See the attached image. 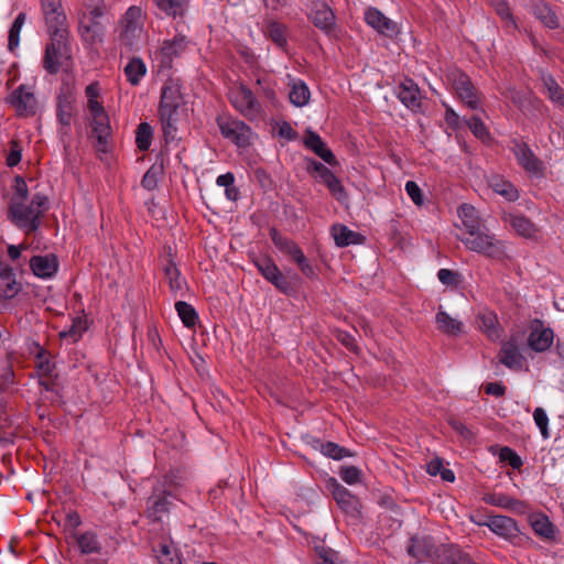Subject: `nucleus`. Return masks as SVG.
<instances>
[{
    "instance_id": "nucleus-1",
    "label": "nucleus",
    "mask_w": 564,
    "mask_h": 564,
    "mask_svg": "<svg viewBox=\"0 0 564 564\" xmlns=\"http://www.w3.org/2000/svg\"><path fill=\"white\" fill-rule=\"evenodd\" d=\"M107 12L105 0H84L78 14L77 32L85 47L90 48L102 43L106 34Z\"/></svg>"
},
{
    "instance_id": "nucleus-2",
    "label": "nucleus",
    "mask_w": 564,
    "mask_h": 564,
    "mask_svg": "<svg viewBox=\"0 0 564 564\" xmlns=\"http://www.w3.org/2000/svg\"><path fill=\"white\" fill-rule=\"evenodd\" d=\"M48 208V198L43 194L33 195L30 204L25 202L10 203V220L25 234L34 232L41 225V217Z\"/></svg>"
},
{
    "instance_id": "nucleus-3",
    "label": "nucleus",
    "mask_w": 564,
    "mask_h": 564,
    "mask_svg": "<svg viewBox=\"0 0 564 564\" xmlns=\"http://www.w3.org/2000/svg\"><path fill=\"white\" fill-rule=\"evenodd\" d=\"M460 240L468 250L492 260L503 261L508 258L506 241L491 234L486 224L464 234Z\"/></svg>"
},
{
    "instance_id": "nucleus-4",
    "label": "nucleus",
    "mask_w": 564,
    "mask_h": 564,
    "mask_svg": "<svg viewBox=\"0 0 564 564\" xmlns=\"http://www.w3.org/2000/svg\"><path fill=\"white\" fill-rule=\"evenodd\" d=\"M86 120L90 127L89 137L96 139V149L99 152L108 151V141L111 135L109 116L105 110L102 102L98 98L87 99Z\"/></svg>"
},
{
    "instance_id": "nucleus-5",
    "label": "nucleus",
    "mask_w": 564,
    "mask_h": 564,
    "mask_svg": "<svg viewBox=\"0 0 564 564\" xmlns=\"http://www.w3.org/2000/svg\"><path fill=\"white\" fill-rule=\"evenodd\" d=\"M481 525L487 527L492 533L513 546L522 547L534 544L532 538L523 533L518 522L511 517L501 514L487 516Z\"/></svg>"
},
{
    "instance_id": "nucleus-6",
    "label": "nucleus",
    "mask_w": 564,
    "mask_h": 564,
    "mask_svg": "<svg viewBox=\"0 0 564 564\" xmlns=\"http://www.w3.org/2000/svg\"><path fill=\"white\" fill-rule=\"evenodd\" d=\"M261 275L270 282L278 291L285 295H291L296 290V283L300 276L295 272L283 274L275 262L267 256L257 258L253 261Z\"/></svg>"
},
{
    "instance_id": "nucleus-7",
    "label": "nucleus",
    "mask_w": 564,
    "mask_h": 564,
    "mask_svg": "<svg viewBox=\"0 0 564 564\" xmlns=\"http://www.w3.org/2000/svg\"><path fill=\"white\" fill-rule=\"evenodd\" d=\"M216 122L221 135L238 148L246 149L251 145L253 131L245 121L229 115H220Z\"/></svg>"
},
{
    "instance_id": "nucleus-8",
    "label": "nucleus",
    "mask_w": 564,
    "mask_h": 564,
    "mask_svg": "<svg viewBox=\"0 0 564 564\" xmlns=\"http://www.w3.org/2000/svg\"><path fill=\"white\" fill-rule=\"evenodd\" d=\"M447 544H437L430 535H414L406 546L408 554L417 562H431L436 564L437 556H441L442 549Z\"/></svg>"
},
{
    "instance_id": "nucleus-9",
    "label": "nucleus",
    "mask_w": 564,
    "mask_h": 564,
    "mask_svg": "<svg viewBox=\"0 0 564 564\" xmlns=\"http://www.w3.org/2000/svg\"><path fill=\"white\" fill-rule=\"evenodd\" d=\"M121 32L119 35L122 45L132 50L138 45L142 33V10L139 7H130L120 21Z\"/></svg>"
},
{
    "instance_id": "nucleus-10",
    "label": "nucleus",
    "mask_w": 564,
    "mask_h": 564,
    "mask_svg": "<svg viewBox=\"0 0 564 564\" xmlns=\"http://www.w3.org/2000/svg\"><path fill=\"white\" fill-rule=\"evenodd\" d=\"M510 150L513 153L517 163L527 173L536 177L544 176V162L534 154V152L527 142L519 139H512L510 141Z\"/></svg>"
},
{
    "instance_id": "nucleus-11",
    "label": "nucleus",
    "mask_w": 564,
    "mask_h": 564,
    "mask_svg": "<svg viewBox=\"0 0 564 564\" xmlns=\"http://www.w3.org/2000/svg\"><path fill=\"white\" fill-rule=\"evenodd\" d=\"M231 104L249 121L258 120L263 115V108L256 97V93L248 86L240 84L231 98Z\"/></svg>"
},
{
    "instance_id": "nucleus-12",
    "label": "nucleus",
    "mask_w": 564,
    "mask_h": 564,
    "mask_svg": "<svg viewBox=\"0 0 564 564\" xmlns=\"http://www.w3.org/2000/svg\"><path fill=\"white\" fill-rule=\"evenodd\" d=\"M52 41L46 46L45 56H44V68L51 73L55 74L59 69L61 58H68L67 54V44H66V30L56 29L51 32Z\"/></svg>"
},
{
    "instance_id": "nucleus-13",
    "label": "nucleus",
    "mask_w": 564,
    "mask_h": 564,
    "mask_svg": "<svg viewBox=\"0 0 564 564\" xmlns=\"http://www.w3.org/2000/svg\"><path fill=\"white\" fill-rule=\"evenodd\" d=\"M453 87L459 100L469 109H481L482 96L467 74H455L453 78Z\"/></svg>"
},
{
    "instance_id": "nucleus-14",
    "label": "nucleus",
    "mask_w": 564,
    "mask_h": 564,
    "mask_svg": "<svg viewBox=\"0 0 564 564\" xmlns=\"http://www.w3.org/2000/svg\"><path fill=\"white\" fill-rule=\"evenodd\" d=\"M395 96L401 104L412 112L422 111V91L419 85L410 77H405L395 87Z\"/></svg>"
},
{
    "instance_id": "nucleus-15",
    "label": "nucleus",
    "mask_w": 564,
    "mask_h": 564,
    "mask_svg": "<svg viewBox=\"0 0 564 564\" xmlns=\"http://www.w3.org/2000/svg\"><path fill=\"white\" fill-rule=\"evenodd\" d=\"M338 507L348 516L357 518L360 513V501L347 488L335 478H330L327 485Z\"/></svg>"
},
{
    "instance_id": "nucleus-16",
    "label": "nucleus",
    "mask_w": 564,
    "mask_h": 564,
    "mask_svg": "<svg viewBox=\"0 0 564 564\" xmlns=\"http://www.w3.org/2000/svg\"><path fill=\"white\" fill-rule=\"evenodd\" d=\"M172 494L163 486H155L147 501V512L153 521H161L170 512Z\"/></svg>"
},
{
    "instance_id": "nucleus-17",
    "label": "nucleus",
    "mask_w": 564,
    "mask_h": 564,
    "mask_svg": "<svg viewBox=\"0 0 564 564\" xmlns=\"http://www.w3.org/2000/svg\"><path fill=\"white\" fill-rule=\"evenodd\" d=\"M307 17L325 34H330L335 29L336 15L324 1H313Z\"/></svg>"
},
{
    "instance_id": "nucleus-18",
    "label": "nucleus",
    "mask_w": 564,
    "mask_h": 564,
    "mask_svg": "<svg viewBox=\"0 0 564 564\" xmlns=\"http://www.w3.org/2000/svg\"><path fill=\"white\" fill-rule=\"evenodd\" d=\"M553 340V329L545 327L542 321L534 319L528 337L529 347L535 352H543L552 346Z\"/></svg>"
},
{
    "instance_id": "nucleus-19",
    "label": "nucleus",
    "mask_w": 564,
    "mask_h": 564,
    "mask_svg": "<svg viewBox=\"0 0 564 564\" xmlns=\"http://www.w3.org/2000/svg\"><path fill=\"white\" fill-rule=\"evenodd\" d=\"M530 527L535 535L547 542H556L560 531L544 512H532L528 517Z\"/></svg>"
},
{
    "instance_id": "nucleus-20",
    "label": "nucleus",
    "mask_w": 564,
    "mask_h": 564,
    "mask_svg": "<svg viewBox=\"0 0 564 564\" xmlns=\"http://www.w3.org/2000/svg\"><path fill=\"white\" fill-rule=\"evenodd\" d=\"M182 105L183 104L159 105L158 107V116L166 142L176 139V122L178 121V110Z\"/></svg>"
},
{
    "instance_id": "nucleus-21",
    "label": "nucleus",
    "mask_w": 564,
    "mask_h": 564,
    "mask_svg": "<svg viewBox=\"0 0 564 564\" xmlns=\"http://www.w3.org/2000/svg\"><path fill=\"white\" fill-rule=\"evenodd\" d=\"M32 273L43 280L52 279L58 271V259L55 254H37L29 260Z\"/></svg>"
},
{
    "instance_id": "nucleus-22",
    "label": "nucleus",
    "mask_w": 564,
    "mask_h": 564,
    "mask_svg": "<svg viewBox=\"0 0 564 564\" xmlns=\"http://www.w3.org/2000/svg\"><path fill=\"white\" fill-rule=\"evenodd\" d=\"M502 220L508 224L517 235L527 238L535 239L539 234V227L527 216L520 213H505Z\"/></svg>"
},
{
    "instance_id": "nucleus-23",
    "label": "nucleus",
    "mask_w": 564,
    "mask_h": 564,
    "mask_svg": "<svg viewBox=\"0 0 564 564\" xmlns=\"http://www.w3.org/2000/svg\"><path fill=\"white\" fill-rule=\"evenodd\" d=\"M303 143L306 149L314 152L328 165L335 166L338 164L335 154L332 152L329 148H327L326 143L323 141L321 135L315 131L307 129L304 134Z\"/></svg>"
},
{
    "instance_id": "nucleus-24",
    "label": "nucleus",
    "mask_w": 564,
    "mask_h": 564,
    "mask_svg": "<svg viewBox=\"0 0 564 564\" xmlns=\"http://www.w3.org/2000/svg\"><path fill=\"white\" fill-rule=\"evenodd\" d=\"M368 25L386 36H393L398 33L397 23L387 18L379 9L370 7L365 13Z\"/></svg>"
},
{
    "instance_id": "nucleus-25",
    "label": "nucleus",
    "mask_w": 564,
    "mask_h": 564,
    "mask_svg": "<svg viewBox=\"0 0 564 564\" xmlns=\"http://www.w3.org/2000/svg\"><path fill=\"white\" fill-rule=\"evenodd\" d=\"M22 290L13 269L0 262V296L7 300L15 297Z\"/></svg>"
},
{
    "instance_id": "nucleus-26",
    "label": "nucleus",
    "mask_w": 564,
    "mask_h": 564,
    "mask_svg": "<svg viewBox=\"0 0 564 564\" xmlns=\"http://www.w3.org/2000/svg\"><path fill=\"white\" fill-rule=\"evenodd\" d=\"M57 118L61 123L59 134L64 142L65 149L67 148V138L69 134L70 126V100L68 97V88L64 87L58 96L57 102Z\"/></svg>"
},
{
    "instance_id": "nucleus-27",
    "label": "nucleus",
    "mask_w": 564,
    "mask_h": 564,
    "mask_svg": "<svg viewBox=\"0 0 564 564\" xmlns=\"http://www.w3.org/2000/svg\"><path fill=\"white\" fill-rule=\"evenodd\" d=\"M11 102L21 115L32 113L36 108L34 94L24 85H21L12 93Z\"/></svg>"
},
{
    "instance_id": "nucleus-28",
    "label": "nucleus",
    "mask_w": 564,
    "mask_h": 564,
    "mask_svg": "<svg viewBox=\"0 0 564 564\" xmlns=\"http://www.w3.org/2000/svg\"><path fill=\"white\" fill-rule=\"evenodd\" d=\"M436 564H478L471 556L464 552L457 544H447L442 549L441 557L437 556Z\"/></svg>"
},
{
    "instance_id": "nucleus-29",
    "label": "nucleus",
    "mask_w": 564,
    "mask_h": 564,
    "mask_svg": "<svg viewBox=\"0 0 564 564\" xmlns=\"http://www.w3.org/2000/svg\"><path fill=\"white\" fill-rule=\"evenodd\" d=\"M499 359L502 365L512 370H521L524 362L517 344L511 340L501 346Z\"/></svg>"
},
{
    "instance_id": "nucleus-30",
    "label": "nucleus",
    "mask_w": 564,
    "mask_h": 564,
    "mask_svg": "<svg viewBox=\"0 0 564 564\" xmlns=\"http://www.w3.org/2000/svg\"><path fill=\"white\" fill-rule=\"evenodd\" d=\"M73 539L76 540L82 554H100L102 550V544L94 531L73 533Z\"/></svg>"
},
{
    "instance_id": "nucleus-31",
    "label": "nucleus",
    "mask_w": 564,
    "mask_h": 564,
    "mask_svg": "<svg viewBox=\"0 0 564 564\" xmlns=\"http://www.w3.org/2000/svg\"><path fill=\"white\" fill-rule=\"evenodd\" d=\"M184 104L182 84L178 79L169 78L161 89L159 105Z\"/></svg>"
},
{
    "instance_id": "nucleus-32",
    "label": "nucleus",
    "mask_w": 564,
    "mask_h": 564,
    "mask_svg": "<svg viewBox=\"0 0 564 564\" xmlns=\"http://www.w3.org/2000/svg\"><path fill=\"white\" fill-rule=\"evenodd\" d=\"M188 40L185 35L177 34L172 40H166L161 46V55L165 61L172 62L187 48Z\"/></svg>"
},
{
    "instance_id": "nucleus-33",
    "label": "nucleus",
    "mask_w": 564,
    "mask_h": 564,
    "mask_svg": "<svg viewBox=\"0 0 564 564\" xmlns=\"http://www.w3.org/2000/svg\"><path fill=\"white\" fill-rule=\"evenodd\" d=\"M533 15L545 26L555 30L560 26V20L552 7L544 1L536 2L532 8Z\"/></svg>"
},
{
    "instance_id": "nucleus-34",
    "label": "nucleus",
    "mask_w": 564,
    "mask_h": 564,
    "mask_svg": "<svg viewBox=\"0 0 564 564\" xmlns=\"http://www.w3.org/2000/svg\"><path fill=\"white\" fill-rule=\"evenodd\" d=\"M265 37L271 40L278 47L285 50L288 46V28L281 22L269 20L263 30Z\"/></svg>"
},
{
    "instance_id": "nucleus-35",
    "label": "nucleus",
    "mask_w": 564,
    "mask_h": 564,
    "mask_svg": "<svg viewBox=\"0 0 564 564\" xmlns=\"http://www.w3.org/2000/svg\"><path fill=\"white\" fill-rule=\"evenodd\" d=\"M437 329L448 336H457L463 332V323L453 318L445 311L440 310L435 316Z\"/></svg>"
},
{
    "instance_id": "nucleus-36",
    "label": "nucleus",
    "mask_w": 564,
    "mask_h": 564,
    "mask_svg": "<svg viewBox=\"0 0 564 564\" xmlns=\"http://www.w3.org/2000/svg\"><path fill=\"white\" fill-rule=\"evenodd\" d=\"M316 445H314V448L319 449V452L332 459L340 460L346 457L354 456V453L346 448L340 446L337 443L334 442H322L319 440L315 441Z\"/></svg>"
},
{
    "instance_id": "nucleus-37",
    "label": "nucleus",
    "mask_w": 564,
    "mask_h": 564,
    "mask_svg": "<svg viewBox=\"0 0 564 564\" xmlns=\"http://www.w3.org/2000/svg\"><path fill=\"white\" fill-rule=\"evenodd\" d=\"M270 238L274 246L284 254L289 256L291 259L297 256L302 249L300 246L289 239L285 236H282L275 228H271Z\"/></svg>"
},
{
    "instance_id": "nucleus-38",
    "label": "nucleus",
    "mask_w": 564,
    "mask_h": 564,
    "mask_svg": "<svg viewBox=\"0 0 564 564\" xmlns=\"http://www.w3.org/2000/svg\"><path fill=\"white\" fill-rule=\"evenodd\" d=\"M127 80L138 86L147 74V65L141 57H132L123 68Z\"/></svg>"
},
{
    "instance_id": "nucleus-39",
    "label": "nucleus",
    "mask_w": 564,
    "mask_h": 564,
    "mask_svg": "<svg viewBox=\"0 0 564 564\" xmlns=\"http://www.w3.org/2000/svg\"><path fill=\"white\" fill-rule=\"evenodd\" d=\"M43 12L45 20L50 25L51 32L59 29L58 26L64 22V15L59 12L58 0H42Z\"/></svg>"
},
{
    "instance_id": "nucleus-40",
    "label": "nucleus",
    "mask_w": 564,
    "mask_h": 564,
    "mask_svg": "<svg viewBox=\"0 0 564 564\" xmlns=\"http://www.w3.org/2000/svg\"><path fill=\"white\" fill-rule=\"evenodd\" d=\"M458 215L462 219L464 234L482 226L485 223L479 218L476 208L468 204H463L458 208Z\"/></svg>"
},
{
    "instance_id": "nucleus-41",
    "label": "nucleus",
    "mask_w": 564,
    "mask_h": 564,
    "mask_svg": "<svg viewBox=\"0 0 564 564\" xmlns=\"http://www.w3.org/2000/svg\"><path fill=\"white\" fill-rule=\"evenodd\" d=\"M290 102L295 107H303L308 104L311 98V91L308 86L302 79L294 80L290 93Z\"/></svg>"
},
{
    "instance_id": "nucleus-42",
    "label": "nucleus",
    "mask_w": 564,
    "mask_h": 564,
    "mask_svg": "<svg viewBox=\"0 0 564 564\" xmlns=\"http://www.w3.org/2000/svg\"><path fill=\"white\" fill-rule=\"evenodd\" d=\"M332 235L338 247H347L357 243L359 237V234L340 224H336L332 227Z\"/></svg>"
},
{
    "instance_id": "nucleus-43",
    "label": "nucleus",
    "mask_w": 564,
    "mask_h": 564,
    "mask_svg": "<svg viewBox=\"0 0 564 564\" xmlns=\"http://www.w3.org/2000/svg\"><path fill=\"white\" fill-rule=\"evenodd\" d=\"M164 273L166 280L169 281L171 292L174 294L182 292L186 285V281L182 278L181 271L171 259L164 268Z\"/></svg>"
},
{
    "instance_id": "nucleus-44",
    "label": "nucleus",
    "mask_w": 564,
    "mask_h": 564,
    "mask_svg": "<svg viewBox=\"0 0 564 564\" xmlns=\"http://www.w3.org/2000/svg\"><path fill=\"white\" fill-rule=\"evenodd\" d=\"M543 86L546 90L547 97L555 104L563 106L564 105V93L560 85L556 83L555 78L551 74L542 75Z\"/></svg>"
},
{
    "instance_id": "nucleus-45",
    "label": "nucleus",
    "mask_w": 564,
    "mask_h": 564,
    "mask_svg": "<svg viewBox=\"0 0 564 564\" xmlns=\"http://www.w3.org/2000/svg\"><path fill=\"white\" fill-rule=\"evenodd\" d=\"M175 310L186 327L192 328L197 324L198 314L193 305L184 301H178L175 303Z\"/></svg>"
},
{
    "instance_id": "nucleus-46",
    "label": "nucleus",
    "mask_w": 564,
    "mask_h": 564,
    "mask_svg": "<svg viewBox=\"0 0 564 564\" xmlns=\"http://www.w3.org/2000/svg\"><path fill=\"white\" fill-rule=\"evenodd\" d=\"M156 7L171 17H183L187 0H154Z\"/></svg>"
},
{
    "instance_id": "nucleus-47",
    "label": "nucleus",
    "mask_w": 564,
    "mask_h": 564,
    "mask_svg": "<svg viewBox=\"0 0 564 564\" xmlns=\"http://www.w3.org/2000/svg\"><path fill=\"white\" fill-rule=\"evenodd\" d=\"M322 183L327 187L330 195L334 196L339 203H345L348 195L343 186L340 180L332 172Z\"/></svg>"
},
{
    "instance_id": "nucleus-48",
    "label": "nucleus",
    "mask_w": 564,
    "mask_h": 564,
    "mask_svg": "<svg viewBox=\"0 0 564 564\" xmlns=\"http://www.w3.org/2000/svg\"><path fill=\"white\" fill-rule=\"evenodd\" d=\"M153 139V128L148 122H141L135 131V144L140 151H148Z\"/></svg>"
},
{
    "instance_id": "nucleus-49",
    "label": "nucleus",
    "mask_w": 564,
    "mask_h": 564,
    "mask_svg": "<svg viewBox=\"0 0 564 564\" xmlns=\"http://www.w3.org/2000/svg\"><path fill=\"white\" fill-rule=\"evenodd\" d=\"M497 324V316L492 312H488L479 316V328L491 339L499 336Z\"/></svg>"
},
{
    "instance_id": "nucleus-50",
    "label": "nucleus",
    "mask_w": 564,
    "mask_h": 564,
    "mask_svg": "<svg viewBox=\"0 0 564 564\" xmlns=\"http://www.w3.org/2000/svg\"><path fill=\"white\" fill-rule=\"evenodd\" d=\"M25 13H19L10 28L8 47L11 52H13L20 44V33L23 24L25 23Z\"/></svg>"
},
{
    "instance_id": "nucleus-51",
    "label": "nucleus",
    "mask_w": 564,
    "mask_h": 564,
    "mask_svg": "<svg viewBox=\"0 0 564 564\" xmlns=\"http://www.w3.org/2000/svg\"><path fill=\"white\" fill-rule=\"evenodd\" d=\"M256 84L258 86L256 93L265 98L271 105L275 106L278 97L274 85L267 78H258Z\"/></svg>"
},
{
    "instance_id": "nucleus-52",
    "label": "nucleus",
    "mask_w": 564,
    "mask_h": 564,
    "mask_svg": "<svg viewBox=\"0 0 564 564\" xmlns=\"http://www.w3.org/2000/svg\"><path fill=\"white\" fill-rule=\"evenodd\" d=\"M158 560L160 564H182L178 554L166 543H161L159 545Z\"/></svg>"
},
{
    "instance_id": "nucleus-53",
    "label": "nucleus",
    "mask_w": 564,
    "mask_h": 564,
    "mask_svg": "<svg viewBox=\"0 0 564 564\" xmlns=\"http://www.w3.org/2000/svg\"><path fill=\"white\" fill-rule=\"evenodd\" d=\"M305 162L306 171L308 172V174L312 175L313 177L318 178L321 182L333 172L326 165L316 161L315 159L307 158L305 159Z\"/></svg>"
},
{
    "instance_id": "nucleus-54",
    "label": "nucleus",
    "mask_w": 564,
    "mask_h": 564,
    "mask_svg": "<svg viewBox=\"0 0 564 564\" xmlns=\"http://www.w3.org/2000/svg\"><path fill=\"white\" fill-rule=\"evenodd\" d=\"M82 313L83 315L73 317V343L82 338L83 334L88 332L91 324V321L84 313V311H82Z\"/></svg>"
},
{
    "instance_id": "nucleus-55",
    "label": "nucleus",
    "mask_w": 564,
    "mask_h": 564,
    "mask_svg": "<svg viewBox=\"0 0 564 564\" xmlns=\"http://www.w3.org/2000/svg\"><path fill=\"white\" fill-rule=\"evenodd\" d=\"M494 191L503 196L509 202H514L519 198L518 189L507 181H499L494 184Z\"/></svg>"
},
{
    "instance_id": "nucleus-56",
    "label": "nucleus",
    "mask_w": 564,
    "mask_h": 564,
    "mask_svg": "<svg viewBox=\"0 0 564 564\" xmlns=\"http://www.w3.org/2000/svg\"><path fill=\"white\" fill-rule=\"evenodd\" d=\"M499 459L510 465L513 469H520L523 466L522 458L511 447L505 446L499 451Z\"/></svg>"
},
{
    "instance_id": "nucleus-57",
    "label": "nucleus",
    "mask_w": 564,
    "mask_h": 564,
    "mask_svg": "<svg viewBox=\"0 0 564 564\" xmlns=\"http://www.w3.org/2000/svg\"><path fill=\"white\" fill-rule=\"evenodd\" d=\"M465 122L476 138L484 140L489 137V132L484 121L477 115L466 119Z\"/></svg>"
},
{
    "instance_id": "nucleus-58",
    "label": "nucleus",
    "mask_w": 564,
    "mask_h": 564,
    "mask_svg": "<svg viewBox=\"0 0 564 564\" xmlns=\"http://www.w3.org/2000/svg\"><path fill=\"white\" fill-rule=\"evenodd\" d=\"M339 476L348 485H356L361 481L362 471L357 466H341Z\"/></svg>"
},
{
    "instance_id": "nucleus-59",
    "label": "nucleus",
    "mask_w": 564,
    "mask_h": 564,
    "mask_svg": "<svg viewBox=\"0 0 564 564\" xmlns=\"http://www.w3.org/2000/svg\"><path fill=\"white\" fill-rule=\"evenodd\" d=\"M533 419H534L535 425L539 427V430L541 432L542 437L545 440L549 438L550 437L549 417H547L545 410L542 408H536L533 412Z\"/></svg>"
},
{
    "instance_id": "nucleus-60",
    "label": "nucleus",
    "mask_w": 564,
    "mask_h": 564,
    "mask_svg": "<svg viewBox=\"0 0 564 564\" xmlns=\"http://www.w3.org/2000/svg\"><path fill=\"white\" fill-rule=\"evenodd\" d=\"M36 369L41 378H48L53 376L55 366L44 352H40L36 358Z\"/></svg>"
},
{
    "instance_id": "nucleus-61",
    "label": "nucleus",
    "mask_w": 564,
    "mask_h": 564,
    "mask_svg": "<svg viewBox=\"0 0 564 564\" xmlns=\"http://www.w3.org/2000/svg\"><path fill=\"white\" fill-rule=\"evenodd\" d=\"M437 278L440 282L446 286H457L462 282L460 274L451 269H440Z\"/></svg>"
},
{
    "instance_id": "nucleus-62",
    "label": "nucleus",
    "mask_w": 564,
    "mask_h": 564,
    "mask_svg": "<svg viewBox=\"0 0 564 564\" xmlns=\"http://www.w3.org/2000/svg\"><path fill=\"white\" fill-rule=\"evenodd\" d=\"M512 499L513 497H510L506 494H491L485 497V501L488 505L500 507L507 510H509V508L511 507Z\"/></svg>"
},
{
    "instance_id": "nucleus-63",
    "label": "nucleus",
    "mask_w": 564,
    "mask_h": 564,
    "mask_svg": "<svg viewBox=\"0 0 564 564\" xmlns=\"http://www.w3.org/2000/svg\"><path fill=\"white\" fill-rule=\"evenodd\" d=\"M405 192L415 205L421 206L423 204V193L414 181L405 183Z\"/></svg>"
},
{
    "instance_id": "nucleus-64",
    "label": "nucleus",
    "mask_w": 564,
    "mask_h": 564,
    "mask_svg": "<svg viewBox=\"0 0 564 564\" xmlns=\"http://www.w3.org/2000/svg\"><path fill=\"white\" fill-rule=\"evenodd\" d=\"M28 196V186L23 178L17 177L14 184V193L11 197L10 203L25 202Z\"/></svg>"
}]
</instances>
